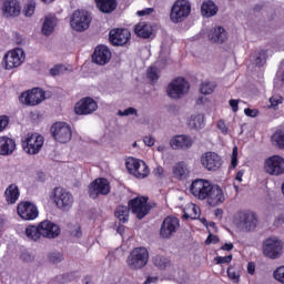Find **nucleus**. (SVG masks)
<instances>
[{"label": "nucleus", "mask_w": 284, "mask_h": 284, "mask_svg": "<svg viewBox=\"0 0 284 284\" xmlns=\"http://www.w3.org/2000/svg\"><path fill=\"white\" fill-rule=\"evenodd\" d=\"M40 235L43 239H57L61 234L59 225L52 223L50 220H44L38 224Z\"/></svg>", "instance_id": "19"}, {"label": "nucleus", "mask_w": 284, "mask_h": 284, "mask_svg": "<svg viewBox=\"0 0 284 284\" xmlns=\"http://www.w3.org/2000/svg\"><path fill=\"white\" fill-rule=\"evenodd\" d=\"M20 103L24 105H39L42 101H45V92L40 88L32 89L20 95Z\"/></svg>", "instance_id": "16"}, {"label": "nucleus", "mask_w": 284, "mask_h": 284, "mask_svg": "<svg viewBox=\"0 0 284 284\" xmlns=\"http://www.w3.org/2000/svg\"><path fill=\"white\" fill-rule=\"evenodd\" d=\"M115 216L121 223H128L130 220V206H118L115 210Z\"/></svg>", "instance_id": "37"}, {"label": "nucleus", "mask_w": 284, "mask_h": 284, "mask_svg": "<svg viewBox=\"0 0 284 284\" xmlns=\"http://www.w3.org/2000/svg\"><path fill=\"white\" fill-rule=\"evenodd\" d=\"M126 170L135 179H145L150 174V168L143 162V160L129 158L125 162Z\"/></svg>", "instance_id": "6"}, {"label": "nucleus", "mask_w": 284, "mask_h": 284, "mask_svg": "<svg viewBox=\"0 0 284 284\" xmlns=\"http://www.w3.org/2000/svg\"><path fill=\"white\" fill-rule=\"evenodd\" d=\"M232 255H227V256H216L215 257V262L217 265H223L225 263H232Z\"/></svg>", "instance_id": "49"}, {"label": "nucleus", "mask_w": 284, "mask_h": 284, "mask_svg": "<svg viewBox=\"0 0 284 284\" xmlns=\"http://www.w3.org/2000/svg\"><path fill=\"white\" fill-rule=\"evenodd\" d=\"M148 196H138L129 201V210H131L132 214H134L136 219H145V216L150 214L152 206L148 204Z\"/></svg>", "instance_id": "5"}, {"label": "nucleus", "mask_w": 284, "mask_h": 284, "mask_svg": "<svg viewBox=\"0 0 284 284\" xmlns=\"http://www.w3.org/2000/svg\"><path fill=\"white\" fill-rule=\"evenodd\" d=\"M99 104L92 98H83L74 105V112L79 115H88L97 112Z\"/></svg>", "instance_id": "18"}, {"label": "nucleus", "mask_w": 284, "mask_h": 284, "mask_svg": "<svg viewBox=\"0 0 284 284\" xmlns=\"http://www.w3.org/2000/svg\"><path fill=\"white\" fill-rule=\"evenodd\" d=\"M192 12V4L187 0H176L170 11V19L172 23H181L184 19L190 17Z\"/></svg>", "instance_id": "3"}, {"label": "nucleus", "mask_w": 284, "mask_h": 284, "mask_svg": "<svg viewBox=\"0 0 284 284\" xmlns=\"http://www.w3.org/2000/svg\"><path fill=\"white\" fill-rule=\"evenodd\" d=\"M237 165H239V158H232L231 160L232 170L236 169Z\"/></svg>", "instance_id": "61"}, {"label": "nucleus", "mask_w": 284, "mask_h": 284, "mask_svg": "<svg viewBox=\"0 0 284 284\" xmlns=\"http://www.w3.org/2000/svg\"><path fill=\"white\" fill-rule=\"evenodd\" d=\"M159 281V277H148L144 284H151V283H156Z\"/></svg>", "instance_id": "63"}, {"label": "nucleus", "mask_w": 284, "mask_h": 284, "mask_svg": "<svg viewBox=\"0 0 284 284\" xmlns=\"http://www.w3.org/2000/svg\"><path fill=\"white\" fill-rule=\"evenodd\" d=\"M143 141L144 144L148 145V148H152V145H154L155 143V140L152 136H144Z\"/></svg>", "instance_id": "57"}, {"label": "nucleus", "mask_w": 284, "mask_h": 284, "mask_svg": "<svg viewBox=\"0 0 284 284\" xmlns=\"http://www.w3.org/2000/svg\"><path fill=\"white\" fill-rule=\"evenodd\" d=\"M17 150V143L14 140L8 136H0V155L1 156H10L12 152Z\"/></svg>", "instance_id": "28"}, {"label": "nucleus", "mask_w": 284, "mask_h": 284, "mask_svg": "<svg viewBox=\"0 0 284 284\" xmlns=\"http://www.w3.org/2000/svg\"><path fill=\"white\" fill-rule=\"evenodd\" d=\"M150 261V252L145 247H135L126 258V265L130 270H143Z\"/></svg>", "instance_id": "2"}, {"label": "nucleus", "mask_w": 284, "mask_h": 284, "mask_svg": "<svg viewBox=\"0 0 284 284\" xmlns=\"http://www.w3.org/2000/svg\"><path fill=\"white\" fill-rule=\"evenodd\" d=\"M190 192L199 201H206L209 205L216 207L225 202V194L223 189L219 185L212 184L209 180L197 179L191 183Z\"/></svg>", "instance_id": "1"}, {"label": "nucleus", "mask_w": 284, "mask_h": 284, "mask_svg": "<svg viewBox=\"0 0 284 284\" xmlns=\"http://www.w3.org/2000/svg\"><path fill=\"white\" fill-rule=\"evenodd\" d=\"M264 170L271 176H281V174H284V159L281 155H273L266 159Z\"/></svg>", "instance_id": "12"}, {"label": "nucleus", "mask_w": 284, "mask_h": 284, "mask_svg": "<svg viewBox=\"0 0 284 284\" xmlns=\"http://www.w3.org/2000/svg\"><path fill=\"white\" fill-rule=\"evenodd\" d=\"M17 211H18V215L23 221H34V219L39 216V209L37 207V205L28 201L20 202L18 204Z\"/></svg>", "instance_id": "17"}, {"label": "nucleus", "mask_w": 284, "mask_h": 284, "mask_svg": "<svg viewBox=\"0 0 284 284\" xmlns=\"http://www.w3.org/2000/svg\"><path fill=\"white\" fill-rule=\"evenodd\" d=\"M239 158V148H234L233 149V153H232V159H237Z\"/></svg>", "instance_id": "64"}, {"label": "nucleus", "mask_w": 284, "mask_h": 284, "mask_svg": "<svg viewBox=\"0 0 284 284\" xmlns=\"http://www.w3.org/2000/svg\"><path fill=\"white\" fill-rule=\"evenodd\" d=\"M8 123H10V118L7 115H1L0 116V132H3L6 128H8Z\"/></svg>", "instance_id": "50"}, {"label": "nucleus", "mask_w": 284, "mask_h": 284, "mask_svg": "<svg viewBox=\"0 0 284 284\" xmlns=\"http://www.w3.org/2000/svg\"><path fill=\"white\" fill-rule=\"evenodd\" d=\"M110 194V182L105 178L94 180L89 186V196L98 199L99 195L105 196Z\"/></svg>", "instance_id": "13"}, {"label": "nucleus", "mask_w": 284, "mask_h": 284, "mask_svg": "<svg viewBox=\"0 0 284 284\" xmlns=\"http://www.w3.org/2000/svg\"><path fill=\"white\" fill-rule=\"evenodd\" d=\"M272 141L280 150H284V130H277L272 135Z\"/></svg>", "instance_id": "39"}, {"label": "nucleus", "mask_w": 284, "mask_h": 284, "mask_svg": "<svg viewBox=\"0 0 284 284\" xmlns=\"http://www.w3.org/2000/svg\"><path fill=\"white\" fill-rule=\"evenodd\" d=\"M227 276L233 283H239L241 278V274L239 273V270L234 268V266H230L227 268Z\"/></svg>", "instance_id": "43"}, {"label": "nucleus", "mask_w": 284, "mask_h": 284, "mask_svg": "<svg viewBox=\"0 0 284 284\" xmlns=\"http://www.w3.org/2000/svg\"><path fill=\"white\" fill-rule=\"evenodd\" d=\"M216 125H217L220 132H222V134H227L229 129H227V125L225 124V121L220 120V121H217Z\"/></svg>", "instance_id": "52"}, {"label": "nucleus", "mask_w": 284, "mask_h": 284, "mask_svg": "<svg viewBox=\"0 0 284 284\" xmlns=\"http://www.w3.org/2000/svg\"><path fill=\"white\" fill-rule=\"evenodd\" d=\"M251 61L257 68H263L264 63H267V51L262 50L251 54Z\"/></svg>", "instance_id": "35"}, {"label": "nucleus", "mask_w": 284, "mask_h": 284, "mask_svg": "<svg viewBox=\"0 0 284 284\" xmlns=\"http://www.w3.org/2000/svg\"><path fill=\"white\" fill-rule=\"evenodd\" d=\"M273 276H274L275 281H278V283L284 284V266L277 267L273 272Z\"/></svg>", "instance_id": "45"}, {"label": "nucleus", "mask_w": 284, "mask_h": 284, "mask_svg": "<svg viewBox=\"0 0 284 284\" xmlns=\"http://www.w3.org/2000/svg\"><path fill=\"white\" fill-rule=\"evenodd\" d=\"M59 72H60L59 67H54V68H52V69L50 70L51 77H57V75H59Z\"/></svg>", "instance_id": "62"}, {"label": "nucleus", "mask_w": 284, "mask_h": 284, "mask_svg": "<svg viewBox=\"0 0 284 284\" xmlns=\"http://www.w3.org/2000/svg\"><path fill=\"white\" fill-rule=\"evenodd\" d=\"M54 28H57V17H44V21L42 23V34H44L45 37H50V34L54 32Z\"/></svg>", "instance_id": "32"}, {"label": "nucleus", "mask_w": 284, "mask_h": 284, "mask_svg": "<svg viewBox=\"0 0 284 284\" xmlns=\"http://www.w3.org/2000/svg\"><path fill=\"white\" fill-rule=\"evenodd\" d=\"M2 12L6 17H19L21 14V3L19 0H3Z\"/></svg>", "instance_id": "24"}, {"label": "nucleus", "mask_w": 284, "mask_h": 284, "mask_svg": "<svg viewBox=\"0 0 284 284\" xmlns=\"http://www.w3.org/2000/svg\"><path fill=\"white\" fill-rule=\"evenodd\" d=\"M24 234L29 241H40L41 240V231L39 229V225H29L26 227Z\"/></svg>", "instance_id": "36"}, {"label": "nucleus", "mask_w": 284, "mask_h": 284, "mask_svg": "<svg viewBox=\"0 0 284 284\" xmlns=\"http://www.w3.org/2000/svg\"><path fill=\"white\" fill-rule=\"evenodd\" d=\"M53 202L59 210L68 212L74 205V195L63 187L53 190Z\"/></svg>", "instance_id": "4"}, {"label": "nucleus", "mask_w": 284, "mask_h": 284, "mask_svg": "<svg viewBox=\"0 0 284 284\" xmlns=\"http://www.w3.org/2000/svg\"><path fill=\"white\" fill-rule=\"evenodd\" d=\"M133 114H135V116H136L138 111H136V109H134V108H132V106L125 109L124 111H121V110H120V111L118 112V115H119V116H132Z\"/></svg>", "instance_id": "48"}, {"label": "nucleus", "mask_w": 284, "mask_h": 284, "mask_svg": "<svg viewBox=\"0 0 284 284\" xmlns=\"http://www.w3.org/2000/svg\"><path fill=\"white\" fill-rule=\"evenodd\" d=\"M43 136L33 133L29 134L24 141H22V148L27 154H39L41 148H43Z\"/></svg>", "instance_id": "14"}, {"label": "nucleus", "mask_w": 284, "mask_h": 284, "mask_svg": "<svg viewBox=\"0 0 284 284\" xmlns=\"http://www.w3.org/2000/svg\"><path fill=\"white\" fill-rule=\"evenodd\" d=\"M201 12L203 17H214V14L219 12V8H216V4H214V1L207 0L202 3Z\"/></svg>", "instance_id": "34"}, {"label": "nucleus", "mask_w": 284, "mask_h": 284, "mask_svg": "<svg viewBox=\"0 0 284 284\" xmlns=\"http://www.w3.org/2000/svg\"><path fill=\"white\" fill-rule=\"evenodd\" d=\"M51 134L58 143H69L72 140V129L65 122H57L51 126Z\"/></svg>", "instance_id": "8"}, {"label": "nucleus", "mask_w": 284, "mask_h": 284, "mask_svg": "<svg viewBox=\"0 0 284 284\" xmlns=\"http://www.w3.org/2000/svg\"><path fill=\"white\" fill-rule=\"evenodd\" d=\"M244 114H245L246 116H251L252 119H254V118L258 116V110L246 108V109L244 110Z\"/></svg>", "instance_id": "51"}, {"label": "nucleus", "mask_w": 284, "mask_h": 284, "mask_svg": "<svg viewBox=\"0 0 284 284\" xmlns=\"http://www.w3.org/2000/svg\"><path fill=\"white\" fill-rule=\"evenodd\" d=\"M193 143L192 138L187 135H175L170 141L172 150H187Z\"/></svg>", "instance_id": "25"}, {"label": "nucleus", "mask_w": 284, "mask_h": 284, "mask_svg": "<svg viewBox=\"0 0 284 284\" xmlns=\"http://www.w3.org/2000/svg\"><path fill=\"white\" fill-rule=\"evenodd\" d=\"M180 227L181 221L178 217L166 216L160 226V236L162 239H172Z\"/></svg>", "instance_id": "10"}, {"label": "nucleus", "mask_w": 284, "mask_h": 284, "mask_svg": "<svg viewBox=\"0 0 284 284\" xmlns=\"http://www.w3.org/2000/svg\"><path fill=\"white\" fill-rule=\"evenodd\" d=\"M187 92H190V82L183 78L173 80L166 89V93L171 99H181Z\"/></svg>", "instance_id": "7"}, {"label": "nucleus", "mask_w": 284, "mask_h": 284, "mask_svg": "<svg viewBox=\"0 0 284 284\" xmlns=\"http://www.w3.org/2000/svg\"><path fill=\"white\" fill-rule=\"evenodd\" d=\"M192 212H193V215H191V219H199V216H201V209H199V206L193 205Z\"/></svg>", "instance_id": "56"}, {"label": "nucleus", "mask_w": 284, "mask_h": 284, "mask_svg": "<svg viewBox=\"0 0 284 284\" xmlns=\"http://www.w3.org/2000/svg\"><path fill=\"white\" fill-rule=\"evenodd\" d=\"M20 192L17 184H10L4 191V199L9 205H14L19 201Z\"/></svg>", "instance_id": "31"}, {"label": "nucleus", "mask_w": 284, "mask_h": 284, "mask_svg": "<svg viewBox=\"0 0 284 284\" xmlns=\"http://www.w3.org/2000/svg\"><path fill=\"white\" fill-rule=\"evenodd\" d=\"M172 174L178 181H185L190 176V169L184 161L178 162L172 166Z\"/></svg>", "instance_id": "26"}, {"label": "nucleus", "mask_w": 284, "mask_h": 284, "mask_svg": "<svg viewBox=\"0 0 284 284\" xmlns=\"http://www.w3.org/2000/svg\"><path fill=\"white\" fill-rule=\"evenodd\" d=\"M247 272L251 274V275H254V272H256V265H254V262H250L247 264Z\"/></svg>", "instance_id": "58"}, {"label": "nucleus", "mask_w": 284, "mask_h": 284, "mask_svg": "<svg viewBox=\"0 0 284 284\" xmlns=\"http://www.w3.org/2000/svg\"><path fill=\"white\" fill-rule=\"evenodd\" d=\"M153 265H155V267H159V270H168L172 265V263L165 256L155 255L153 257Z\"/></svg>", "instance_id": "38"}, {"label": "nucleus", "mask_w": 284, "mask_h": 284, "mask_svg": "<svg viewBox=\"0 0 284 284\" xmlns=\"http://www.w3.org/2000/svg\"><path fill=\"white\" fill-rule=\"evenodd\" d=\"M49 261L57 265L63 261V255L60 252H51L49 253Z\"/></svg>", "instance_id": "44"}, {"label": "nucleus", "mask_w": 284, "mask_h": 284, "mask_svg": "<svg viewBox=\"0 0 284 284\" xmlns=\"http://www.w3.org/2000/svg\"><path fill=\"white\" fill-rule=\"evenodd\" d=\"M263 252L268 258H278L283 254V242L277 237H268L264 242Z\"/></svg>", "instance_id": "11"}, {"label": "nucleus", "mask_w": 284, "mask_h": 284, "mask_svg": "<svg viewBox=\"0 0 284 284\" xmlns=\"http://www.w3.org/2000/svg\"><path fill=\"white\" fill-rule=\"evenodd\" d=\"M207 37L212 43H225L227 40V32L223 27H216L209 31Z\"/></svg>", "instance_id": "29"}, {"label": "nucleus", "mask_w": 284, "mask_h": 284, "mask_svg": "<svg viewBox=\"0 0 284 284\" xmlns=\"http://www.w3.org/2000/svg\"><path fill=\"white\" fill-rule=\"evenodd\" d=\"M221 250H223L224 252H232V250H234V244L232 243H225Z\"/></svg>", "instance_id": "59"}, {"label": "nucleus", "mask_w": 284, "mask_h": 284, "mask_svg": "<svg viewBox=\"0 0 284 284\" xmlns=\"http://www.w3.org/2000/svg\"><path fill=\"white\" fill-rule=\"evenodd\" d=\"M153 12V8H146L144 10L138 11V17H146V14H152Z\"/></svg>", "instance_id": "55"}, {"label": "nucleus", "mask_w": 284, "mask_h": 284, "mask_svg": "<svg viewBox=\"0 0 284 284\" xmlns=\"http://www.w3.org/2000/svg\"><path fill=\"white\" fill-rule=\"evenodd\" d=\"M239 101L240 100H234V99H231L229 101V105H231L233 112H239Z\"/></svg>", "instance_id": "54"}, {"label": "nucleus", "mask_w": 284, "mask_h": 284, "mask_svg": "<svg viewBox=\"0 0 284 284\" xmlns=\"http://www.w3.org/2000/svg\"><path fill=\"white\" fill-rule=\"evenodd\" d=\"M20 54L23 55L22 49H16L4 55L2 63L6 70H12V68H19V65H21L22 58L20 57Z\"/></svg>", "instance_id": "22"}, {"label": "nucleus", "mask_w": 284, "mask_h": 284, "mask_svg": "<svg viewBox=\"0 0 284 284\" xmlns=\"http://www.w3.org/2000/svg\"><path fill=\"white\" fill-rule=\"evenodd\" d=\"M111 59L112 51L103 44L98 45L92 54V61L93 63H97V65H105L106 63H110Z\"/></svg>", "instance_id": "20"}, {"label": "nucleus", "mask_w": 284, "mask_h": 284, "mask_svg": "<svg viewBox=\"0 0 284 284\" xmlns=\"http://www.w3.org/2000/svg\"><path fill=\"white\" fill-rule=\"evenodd\" d=\"M256 223H258V220L256 219L255 213L246 212V213H242L240 215L239 225L245 232H252V230H255L256 229Z\"/></svg>", "instance_id": "23"}, {"label": "nucleus", "mask_w": 284, "mask_h": 284, "mask_svg": "<svg viewBox=\"0 0 284 284\" xmlns=\"http://www.w3.org/2000/svg\"><path fill=\"white\" fill-rule=\"evenodd\" d=\"M134 32L136 37H140V39H152V37H154V29L152 28V24L146 22H139L135 24Z\"/></svg>", "instance_id": "27"}, {"label": "nucleus", "mask_w": 284, "mask_h": 284, "mask_svg": "<svg viewBox=\"0 0 284 284\" xmlns=\"http://www.w3.org/2000/svg\"><path fill=\"white\" fill-rule=\"evenodd\" d=\"M271 108H276L283 103V97L280 94H275L272 98H270Z\"/></svg>", "instance_id": "47"}, {"label": "nucleus", "mask_w": 284, "mask_h": 284, "mask_svg": "<svg viewBox=\"0 0 284 284\" xmlns=\"http://www.w3.org/2000/svg\"><path fill=\"white\" fill-rule=\"evenodd\" d=\"M95 6L104 14H110L116 10V0H95Z\"/></svg>", "instance_id": "30"}, {"label": "nucleus", "mask_w": 284, "mask_h": 284, "mask_svg": "<svg viewBox=\"0 0 284 284\" xmlns=\"http://www.w3.org/2000/svg\"><path fill=\"white\" fill-rule=\"evenodd\" d=\"M146 79L152 83H156L159 81V69L156 67H150L146 70Z\"/></svg>", "instance_id": "41"}, {"label": "nucleus", "mask_w": 284, "mask_h": 284, "mask_svg": "<svg viewBox=\"0 0 284 284\" xmlns=\"http://www.w3.org/2000/svg\"><path fill=\"white\" fill-rule=\"evenodd\" d=\"M215 89H216V83L203 82L201 84L200 92H201V94H212V92H214Z\"/></svg>", "instance_id": "40"}, {"label": "nucleus", "mask_w": 284, "mask_h": 284, "mask_svg": "<svg viewBox=\"0 0 284 284\" xmlns=\"http://www.w3.org/2000/svg\"><path fill=\"white\" fill-rule=\"evenodd\" d=\"M132 34L128 29H113L109 33V39L112 45H125Z\"/></svg>", "instance_id": "21"}, {"label": "nucleus", "mask_w": 284, "mask_h": 284, "mask_svg": "<svg viewBox=\"0 0 284 284\" xmlns=\"http://www.w3.org/2000/svg\"><path fill=\"white\" fill-rule=\"evenodd\" d=\"M189 128H191V130H202V128H205V115L203 113L191 115Z\"/></svg>", "instance_id": "33"}, {"label": "nucleus", "mask_w": 284, "mask_h": 284, "mask_svg": "<svg viewBox=\"0 0 284 284\" xmlns=\"http://www.w3.org/2000/svg\"><path fill=\"white\" fill-rule=\"evenodd\" d=\"M92 19L88 13L81 10H77L73 12L72 18H71V28L75 30L77 32H83V30H88L90 28Z\"/></svg>", "instance_id": "15"}, {"label": "nucleus", "mask_w": 284, "mask_h": 284, "mask_svg": "<svg viewBox=\"0 0 284 284\" xmlns=\"http://www.w3.org/2000/svg\"><path fill=\"white\" fill-rule=\"evenodd\" d=\"M202 166L209 172H219L223 166V159L216 152H205L201 156Z\"/></svg>", "instance_id": "9"}, {"label": "nucleus", "mask_w": 284, "mask_h": 284, "mask_svg": "<svg viewBox=\"0 0 284 284\" xmlns=\"http://www.w3.org/2000/svg\"><path fill=\"white\" fill-rule=\"evenodd\" d=\"M34 10H37V2L34 0H31L24 6V16L32 17V14H34Z\"/></svg>", "instance_id": "42"}, {"label": "nucleus", "mask_w": 284, "mask_h": 284, "mask_svg": "<svg viewBox=\"0 0 284 284\" xmlns=\"http://www.w3.org/2000/svg\"><path fill=\"white\" fill-rule=\"evenodd\" d=\"M70 235L74 239H81L83 236V232L81 231L80 224H74L73 227L70 230Z\"/></svg>", "instance_id": "46"}, {"label": "nucleus", "mask_w": 284, "mask_h": 284, "mask_svg": "<svg viewBox=\"0 0 284 284\" xmlns=\"http://www.w3.org/2000/svg\"><path fill=\"white\" fill-rule=\"evenodd\" d=\"M211 243H214V244L219 243V236L210 234L205 241V244L211 245Z\"/></svg>", "instance_id": "53"}, {"label": "nucleus", "mask_w": 284, "mask_h": 284, "mask_svg": "<svg viewBox=\"0 0 284 284\" xmlns=\"http://www.w3.org/2000/svg\"><path fill=\"white\" fill-rule=\"evenodd\" d=\"M155 176H163V166H158L153 170Z\"/></svg>", "instance_id": "60"}]
</instances>
